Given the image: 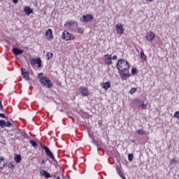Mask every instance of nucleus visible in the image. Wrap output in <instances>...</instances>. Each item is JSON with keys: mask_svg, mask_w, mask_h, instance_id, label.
<instances>
[{"mask_svg": "<svg viewBox=\"0 0 179 179\" xmlns=\"http://www.w3.org/2000/svg\"><path fill=\"white\" fill-rule=\"evenodd\" d=\"M38 77L40 78V83L43 87H47L48 89H51L52 86H54V83L51 82L50 78L48 76H44L43 73L38 74Z\"/></svg>", "mask_w": 179, "mask_h": 179, "instance_id": "1", "label": "nucleus"}, {"mask_svg": "<svg viewBox=\"0 0 179 179\" xmlns=\"http://www.w3.org/2000/svg\"><path fill=\"white\" fill-rule=\"evenodd\" d=\"M117 69L119 72H128L129 71V63L124 59H120L117 62Z\"/></svg>", "mask_w": 179, "mask_h": 179, "instance_id": "2", "label": "nucleus"}, {"mask_svg": "<svg viewBox=\"0 0 179 179\" xmlns=\"http://www.w3.org/2000/svg\"><path fill=\"white\" fill-rule=\"evenodd\" d=\"M62 38L66 41H73L75 40V35L64 30L62 34Z\"/></svg>", "mask_w": 179, "mask_h": 179, "instance_id": "3", "label": "nucleus"}, {"mask_svg": "<svg viewBox=\"0 0 179 179\" xmlns=\"http://www.w3.org/2000/svg\"><path fill=\"white\" fill-rule=\"evenodd\" d=\"M41 149H43V150H45L46 155L48 156H49V157L50 159H52L54 160V159H55L54 157V154H52V152H51V150H50V148H48V147H47L46 145H43L42 143H41Z\"/></svg>", "mask_w": 179, "mask_h": 179, "instance_id": "4", "label": "nucleus"}, {"mask_svg": "<svg viewBox=\"0 0 179 179\" xmlns=\"http://www.w3.org/2000/svg\"><path fill=\"white\" fill-rule=\"evenodd\" d=\"M64 27L68 29H73L74 27H78V23L75 20L67 21L64 24Z\"/></svg>", "mask_w": 179, "mask_h": 179, "instance_id": "5", "label": "nucleus"}, {"mask_svg": "<svg viewBox=\"0 0 179 179\" xmlns=\"http://www.w3.org/2000/svg\"><path fill=\"white\" fill-rule=\"evenodd\" d=\"M29 62L31 65H38V68H41V59L40 57L38 58H32L29 59Z\"/></svg>", "mask_w": 179, "mask_h": 179, "instance_id": "6", "label": "nucleus"}, {"mask_svg": "<svg viewBox=\"0 0 179 179\" xmlns=\"http://www.w3.org/2000/svg\"><path fill=\"white\" fill-rule=\"evenodd\" d=\"M79 92L82 96H84L87 97V96H89L90 94V91H89V89H87L86 87H81L79 88Z\"/></svg>", "mask_w": 179, "mask_h": 179, "instance_id": "7", "label": "nucleus"}, {"mask_svg": "<svg viewBox=\"0 0 179 179\" xmlns=\"http://www.w3.org/2000/svg\"><path fill=\"white\" fill-rule=\"evenodd\" d=\"M104 61L106 65H113V60L111 55H104Z\"/></svg>", "mask_w": 179, "mask_h": 179, "instance_id": "8", "label": "nucleus"}, {"mask_svg": "<svg viewBox=\"0 0 179 179\" xmlns=\"http://www.w3.org/2000/svg\"><path fill=\"white\" fill-rule=\"evenodd\" d=\"M12 122L7 121L5 122V120H0V127L1 128H4L5 127L7 128H10V127H12Z\"/></svg>", "mask_w": 179, "mask_h": 179, "instance_id": "9", "label": "nucleus"}, {"mask_svg": "<svg viewBox=\"0 0 179 179\" xmlns=\"http://www.w3.org/2000/svg\"><path fill=\"white\" fill-rule=\"evenodd\" d=\"M45 36H47V38H48V40H49V41H50V40H53L54 39V35L52 34V29H48L45 31Z\"/></svg>", "mask_w": 179, "mask_h": 179, "instance_id": "10", "label": "nucleus"}, {"mask_svg": "<svg viewBox=\"0 0 179 179\" xmlns=\"http://www.w3.org/2000/svg\"><path fill=\"white\" fill-rule=\"evenodd\" d=\"M115 29L118 34H124V25L122 24H117L115 25Z\"/></svg>", "mask_w": 179, "mask_h": 179, "instance_id": "11", "label": "nucleus"}, {"mask_svg": "<svg viewBox=\"0 0 179 179\" xmlns=\"http://www.w3.org/2000/svg\"><path fill=\"white\" fill-rule=\"evenodd\" d=\"M20 70L22 76H23L24 79H25V80H30V73H29V71H25L23 69H20Z\"/></svg>", "mask_w": 179, "mask_h": 179, "instance_id": "12", "label": "nucleus"}, {"mask_svg": "<svg viewBox=\"0 0 179 179\" xmlns=\"http://www.w3.org/2000/svg\"><path fill=\"white\" fill-rule=\"evenodd\" d=\"M155 33L152 31L147 33L145 35V38L147 41H153V40H155Z\"/></svg>", "mask_w": 179, "mask_h": 179, "instance_id": "13", "label": "nucleus"}, {"mask_svg": "<svg viewBox=\"0 0 179 179\" xmlns=\"http://www.w3.org/2000/svg\"><path fill=\"white\" fill-rule=\"evenodd\" d=\"M6 164H8V162L5 160V158L0 157V170H3L6 166Z\"/></svg>", "mask_w": 179, "mask_h": 179, "instance_id": "14", "label": "nucleus"}, {"mask_svg": "<svg viewBox=\"0 0 179 179\" xmlns=\"http://www.w3.org/2000/svg\"><path fill=\"white\" fill-rule=\"evenodd\" d=\"M83 22H92L93 19H94V17L90 14H87L85 15H83Z\"/></svg>", "mask_w": 179, "mask_h": 179, "instance_id": "15", "label": "nucleus"}, {"mask_svg": "<svg viewBox=\"0 0 179 179\" xmlns=\"http://www.w3.org/2000/svg\"><path fill=\"white\" fill-rule=\"evenodd\" d=\"M101 86L102 89H104V90H108V89H110V87H111V82L108 81L106 83H101Z\"/></svg>", "mask_w": 179, "mask_h": 179, "instance_id": "16", "label": "nucleus"}, {"mask_svg": "<svg viewBox=\"0 0 179 179\" xmlns=\"http://www.w3.org/2000/svg\"><path fill=\"white\" fill-rule=\"evenodd\" d=\"M13 52L14 55H22L23 54L24 51L23 50L19 49V48H14L13 49Z\"/></svg>", "mask_w": 179, "mask_h": 179, "instance_id": "17", "label": "nucleus"}, {"mask_svg": "<svg viewBox=\"0 0 179 179\" xmlns=\"http://www.w3.org/2000/svg\"><path fill=\"white\" fill-rule=\"evenodd\" d=\"M120 76L122 80H127V79L129 78V76H131V74H129V73H127L124 72H120Z\"/></svg>", "mask_w": 179, "mask_h": 179, "instance_id": "18", "label": "nucleus"}, {"mask_svg": "<svg viewBox=\"0 0 179 179\" xmlns=\"http://www.w3.org/2000/svg\"><path fill=\"white\" fill-rule=\"evenodd\" d=\"M14 160L15 162V163H20V162H22V155H15L14 157Z\"/></svg>", "mask_w": 179, "mask_h": 179, "instance_id": "19", "label": "nucleus"}, {"mask_svg": "<svg viewBox=\"0 0 179 179\" xmlns=\"http://www.w3.org/2000/svg\"><path fill=\"white\" fill-rule=\"evenodd\" d=\"M140 54H141V59H143L144 62H146V61H148V56L145 55V52H143V50H141Z\"/></svg>", "mask_w": 179, "mask_h": 179, "instance_id": "20", "label": "nucleus"}, {"mask_svg": "<svg viewBox=\"0 0 179 179\" xmlns=\"http://www.w3.org/2000/svg\"><path fill=\"white\" fill-rule=\"evenodd\" d=\"M29 143L34 148V149H37V148H38V144L33 139L29 140Z\"/></svg>", "mask_w": 179, "mask_h": 179, "instance_id": "21", "label": "nucleus"}, {"mask_svg": "<svg viewBox=\"0 0 179 179\" xmlns=\"http://www.w3.org/2000/svg\"><path fill=\"white\" fill-rule=\"evenodd\" d=\"M24 12H25V13L27 15H31V13H33V9H31L30 7H25Z\"/></svg>", "mask_w": 179, "mask_h": 179, "instance_id": "22", "label": "nucleus"}, {"mask_svg": "<svg viewBox=\"0 0 179 179\" xmlns=\"http://www.w3.org/2000/svg\"><path fill=\"white\" fill-rule=\"evenodd\" d=\"M8 169H10L11 170H15V162H10L8 164Z\"/></svg>", "mask_w": 179, "mask_h": 179, "instance_id": "23", "label": "nucleus"}, {"mask_svg": "<svg viewBox=\"0 0 179 179\" xmlns=\"http://www.w3.org/2000/svg\"><path fill=\"white\" fill-rule=\"evenodd\" d=\"M46 55L48 61H50V59H52V58L54 57V53L52 52H48Z\"/></svg>", "mask_w": 179, "mask_h": 179, "instance_id": "24", "label": "nucleus"}, {"mask_svg": "<svg viewBox=\"0 0 179 179\" xmlns=\"http://www.w3.org/2000/svg\"><path fill=\"white\" fill-rule=\"evenodd\" d=\"M136 92H138V88L134 87V88H131L129 90V94H134V93H136Z\"/></svg>", "mask_w": 179, "mask_h": 179, "instance_id": "25", "label": "nucleus"}, {"mask_svg": "<svg viewBox=\"0 0 179 179\" xmlns=\"http://www.w3.org/2000/svg\"><path fill=\"white\" fill-rule=\"evenodd\" d=\"M140 108H142V110H146V108L148 107V104L145 103V102H143L141 105L139 106Z\"/></svg>", "mask_w": 179, "mask_h": 179, "instance_id": "26", "label": "nucleus"}, {"mask_svg": "<svg viewBox=\"0 0 179 179\" xmlns=\"http://www.w3.org/2000/svg\"><path fill=\"white\" fill-rule=\"evenodd\" d=\"M137 134H138V135H145L146 132L145 131V130H143V129H141L137 131Z\"/></svg>", "mask_w": 179, "mask_h": 179, "instance_id": "27", "label": "nucleus"}, {"mask_svg": "<svg viewBox=\"0 0 179 179\" xmlns=\"http://www.w3.org/2000/svg\"><path fill=\"white\" fill-rule=\"evenodd\" d=\"M78 33L83 34V33H85V29L83 27H78Z\"/></svg>", "mask_w": 179, "mask_h": 179, "instance_id": "28", "label": "nucleus"}, {"mask_svg": "<svg viewBox=\"0 0 179 179\" xmlns=\"http://www.w3.org/2000/svg\"><path fill=\"white\" fill-rule=\"evenodd\" d=\"M128 159L129 162H132L134 160V154H129Z\"/></svg>", "mask_w": 179, "mask_h": 179, "instance_id": "29", "label": "nucleus"}, {"mask_svg": "<svg viewBox=\"0 0 179 179\" xmlns=\"http://www.w3.org/2000/svg\"><path fill=\"white\" fill-rule=\"evenodd\" d=\"M43 176L44 177H45V178H51V174L47 171L45 173V175Z\"/></svg>", "mask_w": 179, "mask_h": 179, "instance_id": "30", "label": "nucleus"}, {"mask_svg": "<svg viewBox=\"0 0 179 179\" xmlns=\"http://www.w3.org/2000/svg\"><path fill=\"white\" fill-rule=\"evenodd\" d=\"M116 171H117L118 176H120V174H122V171H121V169H120V167H118V166L116 167Z\"/></svg>", "mask_w": 179, "mask_h": 179, "instance_id": "31", "label": "nucleus"}, {"mask_svg": "<svg viewBox=\"0 0 179 179\" xmlns=\"http://www.w3.org/2000/svg\"><path fill=\"white\" fill-rule=\"evenodd\" d=\"M174 118H178L179 120V110L176 111L173 115Z\"/></svg>", "mask_w": 179, "mask_h": 179, "instance_id": "32", "label": "nucleus"}, {"mask_svg": "<svg viewBox=\"0 0 179 179\" xmlns=\"http://www.w3.org/2000/svg\"><path fill=\"white\" fill-rule=\"evenodd\" d=\"M176 163H177V161L176 160V159H172L170 161V164H176Z\"/></svg>", "mask_w": 179, "mask_h": 179, "instance_id": "33", "label": "nucleus"}, {"mask_svg": "<svg viewBox=\"0 0 179 179\" xmlns=\"http://www.w3.org/2000/svg\"><path fill=\"white\" fill-rule=\"evenodd\" d=\"M92 143L95 145V146H99V142H97L96 140H92Z\"/></svg>", "mask_w": 179, "mask_h": 179, "instance_id": "34", "label": "nucleus"}, {"mask_svg": "<svg viewBox=\"0 0 179 179\" xmlns=\"http://www.w3.org/2000/svg\"><path fill=\"white\" fill-rule=\"evenodd\" d=\"M47 171L45 170H41L40 176H44Z\"/></svg>", "mask_w": 179, "mask_h": 179, "instance_id": "35", "label": "nucleus"}, {"mask_svg": "<svg viewBox=\"0 0 179 179\" xmlns=\"http://www.w3.org/2000/svg\"><path fill=\"white\" fill-rule=\"evenodd\" d=\"M137 73L136 69V68H133V69H131V73L135 74V73Z\"/></svg>", "mask_w": 179, "mask_h": 179, "instance_id": "36", "label": "nucleus"}, {"mask_svg": "<svg viewBox=\"0 0 179 179\" xmlns=\"http://www.w3.org/2000/svg\"><path fill=\"white\" fill-rule=\"evenodd\" d=\"M98 125H99V127H101L103 125V121L99 120L98 121Z\"/></svg>", "mask_w": 179, "mask_h": 179, "instance_id": "37", "label": "nucleus"}, {"mask_svg": "<svg viewBox=\"0 0 179 179\" xmlns=\"http://www.w3.org/2000/svg\"><path fill=\"white\" fill-rule=\"evenodd\" d=\"M119 176H120V177L122 178V179H127V178H125V176H124V175L122 174V172L120 174H119Z\"/></svg>", "mask_w": 179, "mask_h": 179, "instance_id": "38", "label": "nucleus"}, {"mask_svg": "<svg viewBox=\"0 0 179 179\" xmlns=\"http://www.w3.org/2000/svg\"><path fill=\"white\" fill-rule=\"evenodd\" d=\"M0 108H1V111L3 110V106H2V101H0Z\"/></svg>", "mask_w": 179, "mask_h": 179, "instance_id": "39", "label": "nucleus"}, {"mask_svg": "<svg viewBox=\"0 0 179 179\" xmlns=\"http://www.w3.org/2000/svg\"><path fill=\"white\" fill-rule=\"evenodd\" d=\"M117 55H114L112 57V60L113 59V61H117Z\"/></svg>", "mask_w": 179, "mask_h": 179, "instance_id": "40", "label": "nucleus"}, {"mask_svg": "<svg viewBox=\"0 0 179 179\" xmlns=\"http://www.w3.org/2000/svg\"><path fill=\"white\" fill-rule=\"evenodd\" d=\"M0 117H1V118H5L6 115H5L4 113H0Z\"/></svg>", "mask_w": 179, "mask_h": 179, "instance_id": "41", "label": "nucleus"}, {"mask_svg": "<svg viewBox=\"0 0 179 179\" xmlns=\"http://www.w3.org/2000/svg\"><path fill=\"white\" fill-rule=\"evenodd\" d=\"M45 163H47V160L43 159L42 162H41V164H45Z\"/></svg>", "mask_w": 179, "mask_h": 179, "instance_id": "42", "label": "nucleus"}, {"mask_svg": "<svg viewBox=\"0 0 179 179\" xmlns=\"http://www.w3.org/2000/svg\"><path fill=\"white\" fill-rule=\"evenodd\" d=\"M97 150H101V148H100V145H96Z\"/></svg>", "mask_w": 179, "mask_h": 179, "instance_id": "43", "label": "nucleus"}, {"mask_svg": "<svg viewBox=\"0 0 179 179\" xmlns=\"http://www.w3.org/2000/svg\"><path fill=\"white\" fill-rule=\"evenodd\" d=\"M13 3H17L19 2V0H13Z\"/></svg>", "mask_w": 179, "mask_h": 179, "instance_id": "44", "label": "nucleus"}, {"mask_svg": "<svg viewBox=\"0 0 179 179\" xmlns=\"http://www.w3.org/2000/svg\"><path fill=\"white\" fill-rule=\"evenodd\" d=\"M57 179H61V177H60L59 176H58L57 177Z\"/></svg>", "mask_w": 179, "mask_h": 179, "instance_id": "45", "label": "nucleus"}, {"mask_svg": "<svg viewBox=\"0 0 179 179\" xmlns=\"http://www.w3.org/2000/svg\"><path fill=\"white\" fill-rule=\"evenodd\" d=\"M146 1H148L149 2H152L153 0H146Z\"/></svg>", "mask_w": 179, "mask_h": 179, "instance_id": "46", "label": "nucleus"}]
</instances>
